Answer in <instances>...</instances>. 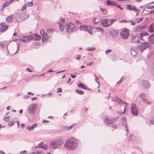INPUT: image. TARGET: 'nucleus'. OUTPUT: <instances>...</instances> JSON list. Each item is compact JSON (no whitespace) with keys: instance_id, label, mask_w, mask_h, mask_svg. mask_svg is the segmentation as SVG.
I'll use <instances>...</instances> for the list:
<instances>
[{"instance_id":"obj_1","label":"nucleus","mask_w":154,"mask_h":154,"mask_svg":"<svg viewBox=\"0 0 154 154\" xmlns=\"http://www.w3.org/2000/svg\"><path fill=\"white\" fill-rule=\"evenodd\" d=\"M58 22L59 25L60 30L61 32L64 31L65 27H66V31L68 33H70L74 31V27L75 25L72 23L68 24L65 22V20H60Z\"/></svg>"},{"instance_id":"obj_2","label":"nucleus","mask_w":154,"mask_h":154,"mask_svg":"<svg viewBox=\"0 0 154 154\" xmlns=\"http://www.w3.org/2000/svg\"><path fill=\"white\" fill-rule=\"evenodd\" d=\"M77 145V140L73 137H71L68 139L64 144L65 147L70 150L75 149Z\"/></svg>"},{"instance_id":"obj_3","label":"nucleus","mask_w":154,"mask_h":154,"mask_svg":"<svg viewBox=\"0 0 154 154\" xmlns=\"http://www.w3.org/2000/svg\"><path fill=\"white\" fill-rule=\"evenodd\" d=\"M63 143V142L60 140H57L51 142L49 144V146L53 149L59 148Z\"/></svg>"},{"instance_id":"obj_4","label":"nucleus","mask_w":154,"mask_h":154,"mask_svg":"<svg viewBox=\"0 0 154 154\" xmlns=\"http://www.w3.org/2000/svg\"><path fill=\"white\" fill-rule=\"evenodd\" d=\"M104 123L107 125L111 126L112 124L116 122L118 119L117 118H112L111 119H108L106 116H103L102 118Z\"/></svg>"},{"instance_id":"obj_5","label":"nucleus","mask_w":154,"mask_h":154,"mask_svg":"<svg viewBox=\"0 0 154 154\" xmlns=\"http://www.w3.org/2000/svg\"><path fill=\"white\" fill-rule=\"evenodd\" d=\"M150 45L148 42H143L139 44L137 47V49L138 51L142 53L143 51L146 49L147 48H149Z\"/></svg>"},{"instance_id":"obj_6","label":"nucleus","mask_w":154,"mask_h":154,"mask_svg":"<svg viewBox=\"0 0 154 154\" xmlns=\"http://www.w3.org/2000/svg\"><path fill=\"white\" fill-rule=\"evenodd\" d=\"M154 13V6H146L144 9L143 13L145 14H148Z\"/></svg>"},{"instance_id":"obj_7","label":"nucleus","mask_w":154,"mask_h":154,"mask_svg":"<svg viewBox=\"0 0 154 154\" xmlns=\"http://www.w3.org/2000/svg\"><path fill=\"white\" fill-rule=\"evenodd\" d=\"M120 35L122 38L127 39L129 35V32L127 29L125 28L121 30Z\"/></svg>"},{"instance_id":"obj_8","label":"nucleus","mask_w":154,"mask_h":154,"mask_svg":"<svg viewBox=\"0 0 154 154\" xmlns=\"http://www.w3.org/2000/svg\"><path fill=\"white\" fill-rule=\"evenodd\" d=\"M116 20H102L101 23L103 26L107 27L109 26L112 24L113 22L116 21Z\"/></svg>"},{"instance_id":"obj_9","label":"nucleus","mask_w":154,"mask_h":154,"mask_svg":"<svg viewBox=\"0 0 154 154\" xmlns=\"http://www.w3.org/2000/svg\"><path fill=\"white\" fill-rule=\"evenodd\" d=\"M131 109V114L133 115L137 116L138 114V111L135 104H132Z\"/></svg>"},{"instance_id":"obj_10","label":"nucleus","mask_w":154,"mask_h":154,"mask_svg":"<svg viewBox=\"0 0 154 154\" xmlns=\"http://www.w3.org/2000/svg\"><path fill=\"white\" fill-rule=\"evenodd\" d=\"M107 5H109L115 6L118 8H120L121 10H123V8L121 7L120 5L116 2H114L112 1L107 0L106 2Z\"/></svg>"},{"instance_id":"obj_11","label":"nucleus","mask_w":154,"mask_h":154,"mask_svg":"<svg viewBox=\"0 0 154 154\" xmlns=\"http://www.w3.org/2000/svg\"><path fill=\"white\" fill-rule=\"evenodd\" d=\"M126 9L127 10H132L134 11L137 14L136 15L137 16L140 12V11L136 8L134 6L132 5H129L126 6Z\"/></svg>"},{"instance_id":"obj_12","label":"nucleus","mask_w":154,"mask_h":154,"mask_svg":"<svg viewBox=\"0 0 154 154\" xmlns=\"http://www.w3.org/2000/svg\"><path fill=\"white\" fill-rule=\"evenodd\" d=\"M33 37H32V35L29 36H23L20 38V40L24 42H27L32 40Z\"/></svg>"},{"instance_id":"obj_13","label":"nucleus","mask_w":154,"mask_h":154,"mask_svg":"<svg viewBox=\"0 0 154 154\" xmlns=\"http://www.w3.org/2000/svg\"><path fill=\"white\" fill-rule=\"evenodd\" d=\"M8 28V26L5 23H0V32H3L6 31Z\"/></svg>"},{"instance_id":"obj_14","label":"nucleus","mask_w":154,"mask_h":154,"mask_svg":"<svg viewBox=\"0 0 154 154\" xmlns=\"http://www.w3.org/2000/svg\"><path fill=\"white\" fill-rule=\"evenodd\" d=\"M139 97L142 98V101L145 104L149 105L151 103V101H148V99L145 98L146 97V95L145 94H141Z\"/></svg>"},{"instance_id":"obj_15","label":"nucleus","mask_w":154,"mask_h":154,"mask_svg":"<svg viewBox=\"0 0 154 154\" xmlns=\"http://www.w3.org/2000/svg\"><path fill=\"white\" fill-rule=\"evenodd\" d=\"M142 20H139L136 21V20H134L127 21L126 20H122L120 22L122 23H131L132 25H134L136 24L137 23H140V21Z\"/></svg>"},{"instance_id":"obj_16","label":"nucleus","mask_w":154,"mask_h":154,"mask_svg":"<svg viewBox=\"0 0 154 154\" xmlns=\"http://www.w3.org/2000/svg\"><path fill=\"white\" fill-rule=\"evenodd\" d=\"M112 101L116 102L118 104L120 105L124 103L126 105L128 104V103H126L123 100L117 97L113 98L112 99Z\"/></svg>"},{"instance_id":"obj_17","label":"nucleus","mask_w":154,"mask_h":154,"mask_svg":"<svg viewBox=\"0 0 154 154\" xmlns=\"http://www.w3.org/2000/svg\"><path fill=\"white\" fill-rule=\"evenodd\" d=\"M142 86L145 89H147L150 87V84L147 81L143 80L142 81Z\"/></svg>"},{"instance_id":"obj_18","label":"nucleus","mask_w":154,"mask_h":154,"mask_svg":"<svg viewBox=\"0 0 154 154\" xmlns=\"http://www.w3.org/2000/svg\"><path fill=\"white\" fill-rule=\"evenodd\" d=\"M148 33L146 32H143L140 34V38L141 40L145 41L146 38V36L148 35Z\"/></svg>"},{"instance_id":"obj_19","label":"nucleus","mask_w":154,"mask_h":154,"mask_svg":"<svg viewBox=\"0 0 154 154\" xmlns=\"http://www.w3.org/2000/svg\"><path fill=\"white\" fill-rule=\"evenodd\" d=\"M122 119H125V120L123 121V122H122V125L123 126L125 127V130L126 131V136H127L128 133L129 132V130L128 128V126H127V124L126 119V118L125 117H122Z\"/></svg>"},{"instance_id":"obj_20","label":"nucleus","mask_w":154,"mask_h":154,"mask_svg":"<svg viewBox=\"0 0 154 154\" xmlns=\"http://www.w3.org/2000/svg\"><path fill=\"white\" fill-rule=\"evenodd\" d=\"M34 106V104H32L29 106L28 108V112L31 114H33L35 112Z\"/></svg>"},{"instance_id":"obj_21","label":"nucleus","mask_w":154,"mask_h":154,"mask_svg":"<svg viewBox=\"0 0 154 154\" xmlns=\"http://www.w3.org/2000/svg\"><path fill=\"white\" fill-rule=\"evenodd\" d=\"M131 42L132 43H137L139 42V37L138 36L135 35L134 36H133L131 38Z\"/></svg>"},{"instance_id":"obj_22","label":"nucleus","mask_w":154,"mask_h":154,"mask_svg":"<svg viewBox=\"0 0 154 154\" xmlns=\"http://www.w3.org/2000/svg\"><path fill=\"white\" fill-rule=\"evenodd\" d=\"M32 37H33L32 40L35 41H38L41 39L40 36L36 34L32 35Z\"/></svg>"},{"instance_id":"obj_23","label":"nucleus","mask_w":154,"mask_h":154,"mask_svg":"<svg viewBox=\"0 0 154 154\" xmlns=\"http://www.w3.org/2000/svg\"><path fill=\"white\" fill-rule=\"evenodd\" d=\"M80 30L84 31H88V27L87 26L85 25H81L80 27Z\"/></svg>"},{"instance_id":"obj_24","label":"nucleus","mask_w":154,"mask_h":154,"mask_svg":"<svg viewBox=\"0 0 154 154\" xmlns=\"http://www.w3.org/2000/svg\"><path fill=\"white\" fill-rule=\"evenodd\" d=\"M77 86L78 87H81L84 89L86 90H89L90 89H88V88L86 87L85 85L83 84L82 82H80L79 84H78L77 85Z\"/></svg>"},{"instance_id":"obj_25","label":"nucleus","mask_w":154,"mask_h":154,"mask_svg":"<svg viewBox=\"0 0 154 154\" xmlns=\"http://www.w3.org/2000/svg\"><path fill=\"white\" fill-rule=\"evenodd\" d=\"M38 146L39 147H41L45 150H47L48 149V147L46 145L43 144V142H41L38 144Z\"/></svg>"},{"instance_id":"obj_26","label":"nucleus","mask_w":154,"mask_h":154,"mask_svg":"<svg viewBox=\"0 0 154 154\" xmlns=\"http://www.w3.org/2000/svg\"><path fill=\"white\" fill-rule=\"evenodd\" d=\"M138 50L137 48H131V53L132 56H135L137 54V51Z\"/></svg>"},{"instance_id":"obj_27","label":"nucleus","mask_w":154,"mask_h":154,"mask_svg":"<svg viewBox=\"0 0 154 154\" xmlns=\"http://www.w3.org/2000/svg\"><path fill=\"white\" fill-rule=\"evenodd\" d=\"M149 41L152 43L154 44V34L148 38Z\"/></svg>"},{"instance_id":"obj_28","label":"nucleus","mask_w":154,"mask_h":154,"mask_svg":"<svg viewBox=\"0 0 154 154\" xmlns=\"http://www.w3.org/2000/svg\"><path fill=\"white\" fill-rule=\"evenodd\" d=\"M48 36L45 33V35L42 36V41L44 42L48 40Z\"/></svg>"},{"instance_id":"obj_29","label":"nucleus","mask_w":154,"mask_h":154,"mask_svg":"<svg viewBox=\"0 0 154 154\" xmlns=\"http://www.w3.org/2000/svg\"><path fill=\"white\" fill-rule=\"evenodd\" d=\"M142 28L143 27L140 26H137L134 29V31L136 32L140 31L142 29Z\"/></svg>"},{"instance_id":"obj_30","label":"nucleus","mask_w":154,"mask_h":154,"mask_svg":"<svg viewBox=\"0 0 154 154\" xmlns=\"http://www.w3.org/2000/svg\"><path fill=\"white\" fill-rule=\"evenodd\" d=\"M148 31L150 32H154V26L153 24H151L149 26Z\"/></svg>"},{"instance_id":"obj_31","label":"nucleus","mask_w":154,"mask_h":154,"mask_svg":"<svg viewBox=\"0 0 154 154\" xmlns=\"http://www.w3.org/2000/svg\"><path fill=\"white\" fill-rule=\"evenodd\" d=\"M10 4L9 2H6L4 4H3L2 7V11L5 8V7L8 6Z\"/></svg>"},{"instance_id":"obj_32","label":"nucleus","mask_w":154,"mask_h":154,"mask_svg":"<svg viewBox=\"0 0 154 154\" xmlns=\"http://www.w3.org/2000/svg\"><path fill=\"white\" fill-rule=\"evenodd\" d=\"M75 92L79 94H84V92L78 89L75 90Z\"/></svg>"},{"instance_id":"obj_33","label":"nucleus","mask_w":154,"mask_h":154,"mask_svg":"<svg viewBox=\"0 0 154 154\" xmlns=\"http://www.w3.org/2000/svg\"><path fill=\"white\" fill-rule=\"evenodd\" d=\"M22 16L24 19H27L29 17V15L26 13H24L23 14Z\"/></svg>"},{"instance_id":"obj_34","label":"nucleus","mask_w":154,"mask_h":154,"mask_svg":"<svg viewBox=\"0 0 154 154\" xmlns=\"http://www.w3.org/2000/svg\"><path fill=\"white\" fill-rule=\"evenodd\" d=\"M30 154H45L44 152L40 151H37L32 152Z\"/></svg>"},{"instance_id":"obj_35","label":"nucleus","mask_w":154,"mask_h":154,"mask_svg":"<svg viewBox=\"0 0 154 154\" xmlns=\"http://www.w3.org/2000/svg\"><path fill=\"white\" fill-rule=\"evenodd\" d=\"M96 49L95 47H88L86 48L87 50L89 51H93Z\"/></svg>"},{"instance_id":"obj_36","label":"nucleus","mask_w":154,"mask_h":154,"mask_svg":"<svg viewBox=\"0 0 154 154\" xmlns=\"http://www.w3.org/2000/svg\"><path fill=\"white\" fill-rule=\"evenodd\" d=\"M15 123V122L14 121H10L9 122V124L8 125L9 126H12L14 125Z\"/></svg>"},{"instance_id":"obj_37","label":"nucleus","mask_w":154,"mask_h":154,"mask_svg":"<svg viewBox=\"0 0 154 154\" xmlns=\"http://www.w3.org/2000/svg\"><path fill=\"white\" fill-rule=\"evenodd\" d=\"M37 126V123H35L33 124L32 126H31V127L32 129L33 130Z\"/></svg>"},{"instance_id":"obj_38","label":"nucleus","mask_w":154,"mask_h":154,"mask_svg":"<svg viewBox=\"0 0 154 154\" xmlns=\"http://www.w3.org/2000/svg\"><path fill=\"white\" fill-rule=\"evenodd\" d=\"M96 29L97 31L99 32H101L102 33L103 32V29L100 27H96Z\"/></svg>"},{"instance_id":"obj_39","label":"nucleus","mask_w":154,"mask_h":154,"mask_svg":"<svg viewBox=\"0 0 154 154\" xmlns=\"http://www.w3.org/2000/svg\"><path fill=\"white\" fill-rule=\"evenodd\" d=\"M54 30V29H48L47 30V32L48 33H51Z\"/></svg>"},{"instance_id":"obj_40","label":"nucleus","mask_w":154,"mask_h":154,"mask_svg":"<svg viewBox=\"0 0 154 154\" xmlns=\"http://www.w3.org/2000/svg\"><path fill=\"white\" fill-rule=\"evenodd\" d=\"M75 124H74L73 125L70 126H66L65 128L66 130H69L72 128V127L73 126L75 125Z\"/></svg>"},{"instance_id":"obj_41","label":"nucleus","mask_w":154,"mask_h":154,"mask_svg":"<svg viewBox=\"0 0 154 154\" xmlns=\"http://www.w3.org/2000/svg\"><path fill=\"white\" fill-rule=\"evenodd\" d=\"M9 117H10V116H5V117H4V120L5 122L8 121H9Z\"/></svg>"},{"instance_id":"obj_42","label":"nucleus","mask_w":154,"mask_h":154,"mask_svg":"<svg viewBox=\"0 0 154 154\" xmlns=\"http://www.w3.org/2000/svg\"><path fill=\"white\" fill-rule=\"evenodd\" d=\"M40 33L42 35V36L44 35L45 34V31L43 29H42L41 30Z\"/></svg>"},{"instance_id":"obj_43","label":"nucleus","mask_w":154,"mask_h":154,"mask_svg":"<svg viewBox=\"0 0 154 154\" xmlns=\"http://www.w3.org/2000/svg\"><path fill=\"white\" fill-rule=\"evenodd\" d=\"M27 4H25L23 7L22 10V11H24L26 9V7L27 6Z\"/></svg>"},{"instance_id":"obj_44","label":"nucleus","mask_w":154,"mask_h":154,"mask_svg":"<svg viewBox=\"0 0 154 154\" xmlns=\"http://www.w3.org/2000/svg\"><path fill=\"white\" fill-rule=\"evenodd\" d=\"M134 137V135L132 134H130L128 138V140L130 141H131V140L132 138Z\"/></svg>"},{"instance_id":"obj_45","label":"nucleus","mask_w":154,"mask_h":154,"mask_svg":"<svg viewBox=\"0 0 154 154\" xmlns=\"http://www.w3.org/2000/svg\"><path fill=\"white\" fill-rule=\"evenodd\" d=\"M14 18L13 15H11L7 17L6 19H12Z\"/></svg>"},{"instance_id":"obj_46","label":"nucleus","mask_w":154,"mask_h":154,"mask_svg":"<svg viewBox=\"0 0 154 154\" xmlns=\"http://www.w3.org/2000/svg\"><path fill=\"white\" fill-rule=\"evenodd\" d=\"M110 127H112V128L115 129L117 128V126L115 124H112L111 126Z\"/></svg>"},{"instance_id":"obj_47","label":"nucleus","mask_w":154,"mask_h":154,"mask_svg":"<svg viewBox=\"0 0 154 154\" xmlns=\"http://www.w3.org/2000/svg\"><path fill=\"white\" fill-rule=\"evenodd\" d=\"M94 76L95 77V81L96 82H97L98 84V85H99V83L98 82H97V80H98V79H99V78L95 74H94Z\"/></svg>"},{"instance_id":"obj_48","label":"nucleus","mask_w":154,"mask_h":154,"mask_svg":"<svg viewBox=\"0 0 154 154\" xmlns=\"http://www.w3.org/2000/svg\"><path fill=\"white\" fill-rule=\"evenodd\" d=\"M112 51V50L111 49H109L108 50L106 51H105V54H108L110 52Z\"/></svg>"},{"instance_id":"obj_49","label":"nucleus","mask_w":154,"mask_h":154,"mask_svg":"<svg viewBox=\"0 0 154 154\" xmlns=\"http://www.w3.org/2000/svg\"><path fill=\"white\" fill-rule=\"evenodd\" d=\"M150 122L152 124L154 123V117L150 119Z\"/></svg>"},{"instance_id":"obj_50","label":"nucleus","mask_w":154,"mask_h":154,"mask_svg":"<svg viewBox=\"0 0 154 154\" xmlns=\"http://www.w3.org/2000/svg\"><path fill=\"white\" fill-rule=\"evenodd\" d=\"M26 129L27 130H28V131H32L33 130L32 129L31 126H28V127H26Z\"/></svg>"},{"instance_id":"obj_51","label":"nucleus","mask_w":154,"mask_h":154,"mask_svg":"<svg viewBox=\"0 0 154 154\" xmlns=\"http://www.w3.org/2000/svg\"><path fill=\"white\" fill-rule=\"evenodd\" d=\"M27 5V6H28L29 7H31L33 5V3L32 2H28V5Z\"/></svg>"},{"instance_id":"obj_52","label":"nucleus","mask_w":154,"mask_h":154,"mask_svg":"<svg viewBox=\"0 0 154 154\" xmlns=\"http://www.w3.org/2000/svg\"><path fill=\"white\" fill-rule=\"evenodd\" d=\"M62 91V89L61 88H58L57 89V93H60Z\"/></svg>"},{"instance_id":"obj_53","label":"nucleus","mask_w":154,"mask_h":154,"mask_svg":"<svg viewBox=\"0 0 154 154\" xmlns=\"http://www.w3.org/2000/svg\"><path fill=\"white\" fill-rule=\"evenodd\" d=\"M17 51L15 53V54L17 53V51H19L20 49V45H19L17 44Z\"/></svg>"},{"instance_id":"obj_54","label":"nucleus","mask_w":154,"mask_h":154,"mask_svg":"<svg viewBox=\"0 0 154 154\" xmlns=\"http://www.w3.org/2000/svg\"><path fill=\"white\" fill-rule=\"evenodd\" d=\"M26 150H24L23 151H21L20 152V153L21 154H26Z\"/></svg>"},{"instance_id":"obj_55","label":"nucleus","mask_w":154,"mask_h":154,"mask_svg":"<svg viewBox=\"0 0 154 154\" xmlns=\"http://www.w3.org/2000/svg\"><path fill=\"white\" fill-rule=\"evenodd\" d=\"M91 35H92L93 34V31L92 30H89L88 29V31H87Z\"/></svg>"},{"instance_id":"obj_56","label":"nucleus","mask_w":154,"mask_h":154,"mask_svg":"<svg viewBox=\"0 0 154 154\" xmlns=\"http://www.w3.org/2000/svg\"><path fill=\"white\" fill-rule=\"evenodd\" d=\"M93 63V61L91 62L90 63L87 64V66H91L92 65Z\"/></svg>"},{"instance_id":"obj_57","label":"nucleus","mask_w":154,"mask_h":154,"mask_svg":"<svg viewBox=\"0 0 154 154\" xmlns=\"http://www.w3.org/2000/svg\"><path fill=\"white\" fill-rule=\"evenodd\" d=\"M20 127L21 128L23 129L25 127V124H20Z\"/></svg>"},{"instance_id":"obj_58","label":"nucleus","mask_w":154,"mask_h":154,"mask_svg":"<svg viewBox=\"0 0 154 154\" xmlns=\"http://www.w3.org/2000/svg\"><path fill=\"white\" fill-rule=\"evenodd\" d=\"M29 97H30L28 95H25L23 97V98L24 99H27Z\"/></svg>"},{"instance_id":"obj_59","label":"nucleus","mask_w":154,"mask_h":154,"mask_svg":"<svg viewBox=\"0 0 154 154\" xmlns=\"http://www.w3.org/2000/svg\"><path fill=\"white\" fill-rule=\"evenodd\" d=\"M49 122V121H48V120H46L44 119L42 122L43 123H48Z\"/></svg>"},{"instance_id":"obj_60","label":"nucleus","mask_w":154,"mask_h":154,"mask_svg":"<svg viewBox=\"0 0 154 154\" xmlns=\"http://www.w3.org/2000/svg\"><path fill=\"white\" fill-rule=\"evenodd\" d=\"M81 58V56L80 55H78L76 57V59L78 60H79Z\"/></svg>"},{"instance_id":"obj_61","label":"nucleus","mask_w":154,"mask_h":154,"mask_svg":"<svg viewBox=\"0 0 154 154\" xmlns=\"http://www.w3.org/2000/svg\"><path fill=\"white\" fill-rule=\"evenodd\" d=\"M71 77L73 78H75L76 77V75L73 74H70Z\"/></svg>"},{"instance_id":"obj_62","label":"nucleus","mask_w":154,"mask_h":154,"mask_svg":"<svg viewBox=\"0 0 154 154\" xmlns=\"http://www.w3.org/2000/svg\"><path fill=\"white\" fill-rule=\"evenodd\" d=\"M15 1V0H10L9 2V3L10 4H11L12 2H14Z\"/></svg>"},{"instance_id":"obj_63","label":"nucleus","mask_w":154,"mask_h":154,"mask_svg":"<svg viewBox=\"0 0 154 154\" xmlns=\"http://www.w3.org/2000/svg\"><path fill=\"white\" fill-rule=\"evenodd\" d=\"M96 20H93V21H92L94 23H97L98 22H99V21H96Z\"/></svg>"},{"instance_id":"obj_64","label":"nucleus","mask_w":154,"mask_h":154,"mask_svg":"<svg viewBox=\"0 0 154 154\" xmlns=\"http://www.w3.org/2000/svg\"><path fill=\"white\" fill-rule=\"evenodd\" d=\"M100 10L102 12H104V11H106L103 8H100Z\"/></svg>"}]
</instances>
